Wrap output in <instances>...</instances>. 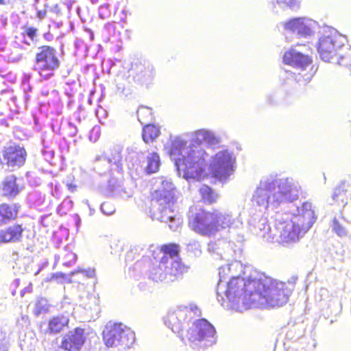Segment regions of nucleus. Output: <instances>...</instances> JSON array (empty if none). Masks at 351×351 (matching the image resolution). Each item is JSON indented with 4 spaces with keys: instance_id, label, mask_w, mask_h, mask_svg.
<instances>
[{
    "instance_id": "1",
    "label": "nucleus",
    "mask_w": 351,
    "mask_h": 351,
    "mask_svg": "<svg viewBox=\"0 0 351 351\" xmlns=\"http://www.w3.org/2000/svg\"><path fill=\"white\" fill-rule=\"evenodd\" d=\"M191 136L190 143L183 136H176L171 141L170 156L185 179L199 180L209 158L208 150L218 145L220 138L213 131L205 128L194 131Z\"/></svg>"
},
{
    "instance_id": "2",
    "label": "nucleus",
    "mask_w": 351,
    "mask_h": 351,
    "mask_svg": "<svg viewBox=\"0 0 351 351\" xmlns=\"http://www.w3.org/2000/svg\"><path fill=\"white\" fill-rule=\"evenodd\" d=\"M291 293L285 283L254 271L250 273V282L241 304L236 305L237 312L251 307L281 306L287 302Z\"/></svg>"
},
{
    "instance_id": "3",
    "label": "nucleus",
    "mask_w": 351,
    "mask_h": 351,
    "mask_svg": "<svg viewBox=\"0 0 351 351\" xmlns=\"http://www.w3.org/2000/svg\"><path fill=\"white\" fill-rule=\"evenodd\" d=\"M300 190L299 182L293 178L279 177L276 173H270L260 180L252 202L261 209H267L269 206L278 207L282 204L297 200Z\"/></svg>"
},
{
    "instance_id": "4",
    "label": "nucleus",
    "mask_w": 351,
    "mask_h": 351,
    "mask_svg": "<svg viewBox=\"0 0 351 351\" xmlns=\"http://www.w3.org/2000/svg\"><path fill=\"white\" fill-rule=\"evenodd\" d=\"M298 214L278 213L276 216L275 241L283 245H290L300 241L315 223V217L312 204L304 202L298 208Z\"/></svg>"
},
{
    "instance_id": "5",
    "label": "nucleus",
    "mask_w": 351,
    "mask_h": 351,
    "mask_svg": "<svg viewBox=\"0 0 351 351\" xmlns=\"http://www.w3.org/2000/svg\"><path fill=\"white\" fill-rule=\"evenodd\" d=\"M241 269L239 262L227 264L219 268V280L217 287V299L226 309L237 311V304H241L247 284L250 282V274L241 277L234 276L232 270Z\"/></svg>"
},
{
    "instance_id": "6",
    "label": "nucleus",
    "mask_w": 351,
    "mask_h": 351,
    "mask_svg": "<svg viewBox=\"0 0 351 351\" xmlns=\"http://www.w3.org/2000/svg\"><path fill=\"white\" fill-rule=\"evenodd\" d=\"M156 183L160 185L154 192L150 213L153 219L169 223V228L177 230L182 223V218L176 211L174 186L170 180L159 178Z\"/></svg>"
},
{
    "instance_id": "7",
    "label": "nucleus",
    "mask_w": 351,
    "mask_h": 351,
    "mask_svg": "<svg viewBox=\"0 0 351 351\" xmlns=\"http://www.w3.org/2000/svg\"><path fill=\"white\" fill-rule=\"evenodd\" d=\"M169 256L162 257L160 261L147 262L145 276L156 282H170L178 280L185 271L184 265H180Z\"/></svg>"
},
{
    "instance_id": "8",
    "label": "nucleus",
    "mask_w": 351,
    "mask_h": 351,
    "mask_svg": "<svg viewBox=\"0 0 351 351\" xmlns=\"http://www.w3.org/2000/svg\"><path fill=\"white\" fill-rule=\"evenodd\" d=\"M186 339L193 349H204L217 342L215 327L205 319L195 321L187 330Z\"/></svg>"
},
{
    "instance_id": "9",
    "label": "nucleus",
    "mask_w": 351,
    "mask_h": 351,
    "mask_svg": "<svg viewBox=\"0 0 351 351\" xmlns=\"http://www.w3.org/2000/svg\"><path fill=\"white\" fill-rule=\"evenodd\" d=\"M317 51L320 58L325 62H331L337 53L342 49L347 42L346 38L335 29L324 26L319 32Z\"/></svg>"
},
{
    "instance_id": "10",
    "label": "nucleus",
    "mask_w": 351,
    "mask_h": 351,
    "mask_svg": "<svg viewBox=\"0 0 351 351\" xmlns=\"http://www.w3.org/2000/svg\"><path fill=\"white\" fill-rule=\"evenodd\" d=\"M103 339L107 347L122 351L129 348L135 341L134 332L121 323L109 322L103 331Z\"/></svg>"
},
{
    "instance_id": "11",
    "label": "nucleus",
    "mask_w": 351,
    "mask_h": 351,
    "mask_svg": "<svg viewBox=\"0 0 351 351\" xmlns=\"http://www.w3.org/2000/svg\"><path fill=\"white\" fill-rule=\"evenodd\" d=\"M60 66L56 49L49 45L38 47L35 54L34 70L45 80L54 75Z\"/></svg>"
},
{
    "instance_id": "12",
    "label": "nucleus",
    "mask_w": 351,
    "mask_h": 351,
    "mask_svg": "<svg viewBox=\"0 0 351 351\" xmlns=\"http://www.w3.org/2000/svg\"><path fill=\"white\" fill-rule=\"evenodd\" d=\"M208 168L213 176L221 182H226L233 174L236 158L233 152L222 149L209 156Z\"/></svg>"
},
{
    "instance_id": "13",
    "label": "nucleus",
    "mask_w": 351,
    "mask_h": 351,
    "mask_svg": "<svg viewBox=\"0 0 351 351\" xmlns=\"http://www.w3.org/2000/svg\"><path fill=\"white\" fill-rule=\"evenodd\" d=\"M199 311L195 304L179 306L176 311L169 312L165 318V325L174 333L180 334L183 324L189 322L193 317L199 315Z\"/></svg>"
},
{
    "instance_id": "14",
    "label": "nucleus",
    "mask_w": 351,
    "mask_h": 351,
    "mask_svg": "<svg viewBox=\"0 0 351 351\" xmlns=\"http://www.w3.org/2000/svg\"><path fill=\"white\" fill-rule=\"evenodd\" d=\"M189 226L195 232L205 236L213 235L217 232L215 210L212 213L199 210L189 217Z\"/></svg>"
},
{
    "instance_id": "15",
    "label": "nucleus",
    "mask_w": 351,
    "mask_h": 351,
    "mask_svg": "<svg viewBox=\"0 0 351 351\" xmlns=\"http://www.w3.org/2000/svg\"><path fill=\"white\" fill-rule=\"evenodd\" d=\"M282 25L285 31L303 38H307L314 34L318 26L315 21L306 17L293 18Z\"/></svg>"
},
{
    "instance_id": "16",
    "label": "nucleus",
    "mask_w": 351,
    "mask_h": 351,
    "mask_svg": "<svg viewBox=\"0 0 351 351\" xmlns=\"http://www.w3.org/2000/svg\"><path fill=\"white\" fill-rule=\"evenodd\" d=\"M3 160L10 171H14L24 165L27 152L23 147L11 145L5 147L3 152Z\"/></svg>"
},
{
    "instance_id": "17",
    "label": "nucleus",
    "mask_w": 351,
    "mask_h": 351,
    "mask_svg": "<svg viewBox=\"0 0 351 351\" xmlns=\"http://www.w3.org/2000/svg\"><path fill=\"white\" fill-rule=\"evenodd\" d=\"M130 72L134 82L142 85L149 84L155 75L153 65L145 60L132 64Z\"/></svg>"
},
{
    "instance_id": "18",
    "label": "nucleus",
    "mask_w": 351,
    "mask_h": 351,
    "mask_svg": "<svg viewBox=\"0 0 351 351\" xmlns=\"http://www.w3.org/2000/svg\"><path fill=\"white\" fill-rule=\"evenodd\" d=\"M215 219L217 222V232L220 229L230 230H239L243 228V223L240 214H234L228 211L215 210Z\"/></svg>"
},
{
    "instance_id": "19",
    "label": "nucleus",
    "mask_w": 351,
    "mask_h": 351,
    "mask_svg": "<svg viewBox=\"0 0 351 351\" xmlns=\"http://www.w3.org/2000/svg\"><path fill=\"white\" fill-rule=\"evenodd\" d=\"M84 342V330L77 328L62 337L60 348L66 351H80Z\"/></svg>"
},
{
    "instance_id": "20",
    "label": "nucleus",
    "mask_w": 351,
    "mask_h": 351,
    "mask_svg": "<svg viewBox=\"0 0 351 351\" xmlns=\"http://www.w3.org/2000/svg\"><path fill=\"white\" fill-rule=\"evenodd\" d=\"M285 64L292 66L296 69L304 71L312 62L311 59L295 49H290L283 56Z\"/></svg>"
},
{
    "instance_id": "21",
    "label": "nucleus",
    "mask_w": 351,
    "mask_h": 351,
    "mask_svg": "<svg viewBox=\"0 0 351 351\" xmlns=\"http://www.w3.org/2000/svg\"><path fill=\"white\" fill-rule=\"evenodd\" d=\"M24 229L21 225L14 224L0 230V243H18L21 241Z\"/></svg>"
},
{
    "instance_id": "22",
    "label": "nucleus",
    "mask_w": 351,
    "mask_h": 351,
    "mask_svg": "<svg viewBox=\"0 0 351 351\" xmlns=\"http://www.w3.org/2000/svg\"><path fill=\"white\" fill-rule=\"evenodd\" d=\"M21 207L19 203L0 204V226L16 219Z\"/></svg>"
},
{
    "instance_id": "23",
    "label": "nucleus",
    "mask_w": 351,
    "mask_h": 351,
    "mask_svg": "<svg viewBox=\"0 0 351 351\" xmlns=\"http://www.w3.org/2000/svg\"><path fill=\"white\" fill-rule=\"evenodd\" d=\"M133 154H136L138 158H143V153H133ZM160 157L158 154L153 152L149 154L146 157V160L141 162L139 160V165L141 168H143L147 174H152L156 172L160 166Z\"/></svg>"
},
{
    "instance_id": "24",
    "label": "nucleus",
    "mask_w": 351,
    "mask_h": 351,
    "mask_svg": "<svg viewBox=\"0 0 351 351\" xmlns=\"http://www.w3.org/2000/svg\"><path fill=\"white\" fill-rule=\"evenodd\" d=\"M23 188L17 183V178L14 175L8 176L2 182V193L5 197L14 198L19 194Z\"/></svg>"
},
{
    "instance_id": "25",
    "label": "nucleus",
    "mask_w": 351,
    "mask_h": 351,
    "mask_svg": "<svg viewBox=\"0 0 351 351\" xmlns=\"http://www.w3.org/2000/svg\"><path fill=\"white\" fill-rule=\"evenodd\" d=\"M256 234L267 241H274L276 239L275 228L271 230L266 219H261L255 226Z\"/></svg>"
},
{
    "instance_id": "26",
    "label": "nucleus",
    "mask_w": 351,
    "mask_h": 351,
    "mask_svg": "<svg viewBox=\"0 0 351 351\" xmlns=\"http://www.w3.org/2000/svg\"><path fill=\"white\" fill-rule=\"evenodd\" d=\"M69 323V319L65 316H56L49 319L47 332L50 334L60 332Z\"/></svg>"
},
{
    "instance_id": "27",
    "label": "nucleus",
    "mask_w": 351,
    "mask_h": 351,
    "mask_svg": "<svg viewBox=\"0 0 351 351\" xmlns=\"http://www.w3.org/2000/svg\"><path fill=\"white\" fill-rule=\"evenodd\" d=\"M343 49L337 53L331 62L337 63L343 66H351V48L344 44Z\"/></svg>"
},
{
    "instance_id": "28",
    "label": "nucleus",
    "mask_w": 351,
    "mask_h": 351,
    "mask_svg": "<svg viewBox=\"0 0 351 351\" xmlns=\"http://www.w3.org/2000/svg\"><path fill=\"white\" fill-rule=\"evenodd\" d=\"M160 134V128L153 124H147L143 127L142 137L145 143L153 142Z\"/></svg>"
},
{
    "instance_id": "29",
    "label": "nucleus",
    "mask_w": 351,
    "mask_h": 351,
    "mask_svg": "<svg viewBox=\"0 0 351 351\" xmlns=\"http://www.w3.org/2000/svg\"><path fill=\"white\" fill-rule=\"evenodd\" d=\"M226 243L223 240H219L218 241H211L208 245V252L213 256L215 259H221L223 258V246L226 245Z\"/></svg>"
},
{
    "instance_id": "30",
    "label": "nucleus",
    "mask_w": 351,
    "mask_h": 351,
    "mask_svg": "<svg viewBox=\"0 0 351 351\" xmlns=\"http://www.w3.org/2000/svg\"><path fill=\"white\" fill-rule=\"evenodd\" d=\"M199 193L204 201L209 204L215 202L218 198V195L207 185H204L199 189Z\"/></svg>"
},
{
    "instance_id": "31",
    "label": "nucleus",
    "mask_w": 351,
    "mask_h": 351,
    "mask_svg": "<svg viewBox=\"0 0 351 351\" xmlns=\"http://www.w3.org/2000/svg\"><path fill=\"white\" fill-rule=\"evenodd\" d=\"M276 5L283 10L296 11L300 9L302 0H275Z\"/></svg>"
},
{
    "instance_id": "32",
    "label": "nucleus",
    "mask_w": 351,
    "mask_h": 351,
    "mask_svg": "<svg viewBox=\"0 0 351 351\" xmlns=\"http://www.w3.org/2000/svg\"><path fill=\"white\" fill-rule=\"evenodd\" d=\"M163 256L162 257L169 256L172 259H176V261L180 265H184L181 263V260L178 256V246L175 244L166 245L162 247Z\"/></svg>"
},
{
    "instance_id": "33",
    "label": "nucleus",
    "mask_w": 351,
    "mask_h": 351,
    "mask_svg": "<svg viewBox=\"0 0 351 351\" xmlns=\"http://www.w3.org/2000/svg\"><path fill=\"white\" fill-rule=\"evenodd\" d=\"M122 148L121 146H114L111 150L110 154L106 156V160L108 163L114 164L119 167L121 162Z\"/></svg>"
},
{
    "instance_id": "34",
    "label": "nucleus",
    "mask_w": 351,
    "mask_h": 351,
    "mask_svg": "<svg viewBox=\"0 0 351 351\" xmlns=\"http://www.w3.org/2000/svg\"><path fill=\"white\" fill-rule=\"evenodd\" d=\"M136 114L138 120L141 124H144L147 121L152 120V113L149 108L145 106L141 107L137 110Z\"/></svg>"
},
{
    "instance_id": "35",
    "label": "nucleus",
    "mask_w": 351,
    "mask_h": 351,
    "mask_svg": "<svg viewBox=\"0 0 351 351\" xmlns=\"http://www.w3.org/2000/svg\"><path fill=\"white\" fill-rule=\"evenodd\" d=\"M187 252L194 256H199L202 254L200 244L198 241L195 240H190L186 243Z\"/></svg>"
},
{
    "instance_id": "36",
    "label": "nucleus",
    "mask_w": 351,
    "mask_h": 351,
    "mask_svg": "<svg viewBox=\"0 0 351 351\" xmlns=\"http://www.w3.org/2000/svg\"><path fill=\"white\" fill-rule=\"evenodd\" d=\"M49 308V304H48L47 299L40 298L38 299L36 303L34 313L36 315H39L48 311Z\"/></svg>"
},
{
    "instance_id": "37",
    "label": "nucleus",
    "mask_w": 351,
    "mask_h": 351,
    "mask_svg": "<svg viewBox=\"0 0 351 351\" xmlns=\"http://www.w3.org/2000/svg\"><path fill=\"white\" fill-rule=\"evenodd\" d=\"M98 14L99 18L103 20L110 19L112 14L110 3L101 5L98 9Z\"/></svg>"
},
{
    "instance_id": "38",
    "label": "nucleus",
    "mask_w": 351,
    "mask_h": 351,
    "mask_svg": "<svg viewBox=\"0 0 351 351\" xmlns=\"http://www.w3.org/2000/svg\"><path fill=\"white\" fill-rule=\"evenodd\" d=\"M64 251L65 254L64 255V257L62 258V264L66 267H71L73 264L75 263L77 258V256L72 252H68L66 248Z\"/></svg>"
},
{
    "instance_id": "39",
    "label": "nucleus",
    "mask_w": 351,
    "mask_h": 351,
    "mask_svg": "<svg viewBox=\"0 0 351 351\" xmlns=\"http://www.w3.org/2000/svg\"><path fill=\"white\" fill-rule=\"evenodd\" d=\"M332 229L339 237H343L347 234L346 228L340 224L336 218H334L332 221Z\"/></svg>"
},
{
    "instance_id": "40",
    "label": "nucleus",
    "mask_w": 351,
    "mask_h": 351,
    "mask_svg": "<svg viewBox=\"0 0 351 351\" xmlns=\"http://www.w3.org/2000/svg\"><path fill=\"white\" fill-rule=\"evenodd\" d=\"M290 73L293 77H295V80L298 83L303 84H306L307 82H308L313 77V73H306L304 74L298 73V75H296L295 73H293L291 71L290 72Z\"/></svg>"
},
{
    "instance_id": "41",
    "label": "nucleus",
    "mask_w": 351,
    "mask_h": 351,
    "mask_svg": "<svg viewBox=\"0 0 351 351\" xmlns=\"http://www.w3.org/2000/svg\"><path fill=\"white\" fill-rule=\"evenodd\" d=\"M100 210L104 215L110 216L115 213L116 208L112 203L106 202L101 204Z\"/></svg>"
},
{
    "instance_id": "42",
    "label": "nucleus",
    "mask_w": 351,
    "mask_h": 351,
    "mask_svg": "<svg viewBox=\"0 0 351 351\" xmlns=\"http://www.w3.org/2000/svg\"><path fill=\"white\" fill-rule=\"evenodd\" d=\"M112 180H110L109 182V188L110 191H112L113 195L114 196H120L121 197H125V196H128L126 195V191L122 188L121 185H118L117 186H114L112 184Z\"/></svg>"
},
{
    "instance_id": "43",
    "label": "nucleus",
    "mask_w": 351,
    "mask_h": 351,
    "mask_svg": "<svg viewBox=\"0 0 351 351\" xmlns=\"http://www.w3.org/2000/svg\"><path fill=\"white\" fill-rule=\"evenodd\" d=\"M25 34L33 42L36 37L37 29L32 27H27L25 30Z\"/></svg>"
},
{
    "instance_id": "44",
    "label": "nucleus",
    "mask_w": 351,
    "mask_h": 351,
    "mask_svg": "<svg viewBox=\"0 0 351 351\" xmlns=\"http://www.w3.org/2000/svg\"><path fill=\"white\" fill-rule=\"evenodd\" d=\"M84 274L88 278H93L95 276V269L88 268V269H81L79 271Z\"/></svg>"
},
{
    "instance_id": "45",
    "label": "nucleus",
    "mask_w": 351,
    "mask_h": 351,
    "mask_svg": "<svg viewBox=\"0 0 351 351\" xmlns=\"http://www.w3.org/2000/svg\"><path fill=\"white\" fill-rule=\"evenodd\" d=\"M104 29L109 34H113L115 31V25L114 23H108L104 26Z\"/></svg>"
},
{
    "instance_id": "46",
    "label": "nucleus",
    "mask_w": 351,
    "mask_h": 351,
    "mask_svg": "<svg viewBox=\"0 0 351 351\" xmlns=\"http://www.w3.org/2000/svg\"><path fill=\"white\" fill-rule=\"evenodd\" d=\"M267 101L268 104H269L271 105L276 104V101L275 95H267Z\"/></svg>"
},
{
    "instance_id": "47",
    "label": "nucleus",
    "mask_w": 351,
    "mask_h": 351,
    "mask_svg": "<svg viewBox=\"0 0 351 351\" xmlns=\"http://www.w3.org/2000/svg\"><path fill=\"white\" fill-rule=\"evenodd\" d=\"M32 291V283H29V285L27 287H26L25 289H23L21 291V295L22 296H23L25 293H31Z\"/></svg>"
},
{
    "instance_id": "48",
    "label": "nucleus",
    "mask_w": 351,
    "mask_h": 351,
    "mask_svg": "<svg viewBox=\"0 0 351 351\" xmlns=\"http://www.w3.org/2000/svg\"><path fill=\"white\" fill-rule=\"evenodd\" d=\"M23 90H24V92L25 93V98L27 99L28 98V95H27V91H30L31 90V87H30V85L26 82H23Z\"/></svg>"
},
{
    "instance_id": "49",
    "label": "nucleus",
    "mask_w": 351,
    "mask_h": 351,
    "mask_svg": "<svg viewBox=\"0 0 351 351\" xmlns=\"http://www.w3.org/2000/svg\"><path fill=\"white\" fill-rule=\"evenodd\" d=\"M341 187H338V188L335 189L333 195H332V198L334 200H337L338 199V197L341 193Z\"/></svg>"
},
{
    "instance_id": "50",
    "label": "nucleus",
    "mask_w": 351,
    "mask_h": 351,
    "mask_svg": "<svg viewBox=\"0 0 351 351\" xmlns=\"http://www.w3.org/2000/svg\"><path fill=\"white\" fill-rule=\"evenodd\" d=\"M64 4L66 5L67 9L70 11L73 7V5L75 4V1H66Z\"/></svg>"
},
{
    "instance_id": "51",
    "label": "nucleus",
    "mask_w": 351,
    "mask_h": 351,
    "mask_svg": "<svg viewBox=\"0 0 351 351\" xmlns=\"http://www.w3.org/2000/svg\"><path fill=\"white\" fill-rule=\"evenodd\" d=\"M83 203H84V204H86V205L88 206V207L89 208V210H90V215H93L94 214V213H95V210H94V209H93V208L90 207V204H89V202H88V200L85 199V200H84V201H83Z\"/></svg>"
},
{
    "instance_id": "52",
    "label": "nucleus",
    "mask_w": 351,
    "mask_h": 351,
    "mask_svg": "<svg viewBox=\"0 0 351 351\" xmlns=\"http://www.w3.org/2000/svg\"><path fill=\"white\" fill-rule=\"evenodd\" d=\"M47 263H43L41 265H40L39 269L38 271L35 273V276H37L42 270L43 269L46 267Z\"/></svg>"
},
{
    "instance_id": "53",
    "label": "nucleus",
    "mask_w": 351,
    "mask_h": 351,
    "mask_svg": "<svg viewBox=\"0 0 351 351\" xmlns=\"http://www.w3.org/2000/svg\"><path fill=\"white\" fill-rule=\"evenodd\" d=\"M67 186H68L69 189L71 191L73 192V191H75V186L73 185L72 184H68Z\"/></svg>"
},
{
    "instance_id": "54",
    "label": "nucleus",
    "mask_w": 351,
    "mask_h": 351,
    "mask_svg": "<svg viewBox=\"0 0 351 351\" xmlns=\"http://www.w3.org/2000/svg\"><path fill=\"white\" fill-rule=\"evenodd\" d=\"M87 32L89 34L90 39L93 40L94 39L93 32L90 29H88Z\"/></svg>"
},
{
    "instance_id": "55",
    "label": "nucleus",
    "mask_w": 351,
    "mask_h": 351,
    "mask_svg": "<svg viewBox=\"0 0 351 351\" xmlns=\"http://www.w3.org/2000/svg\"><path fill=\"white\" fill-rule=\"evenodd\" d=\"M81 222V219L78 215H76L75 223L76 226H78Z\"/></svg>"
},
{
    "instance_id": "56",
    "label": "nucleus",
    "mask_w": 351,
    "mask_h": 351,
    "mask_svg": "<svg viewBox=\"0 0 351 351\" xmlns=\"http://www.w3.org/2000/svg\"><path fill=\"white\" fill-rule=\"evenodd\" d=\"M12 0H0L1 4H9Z\"/></svg>"
},
{
    "instance_id": "57",
    "label": "nucleus",
    "mask_w": 351,
    "mask_h": 351,
    "mask_svg": "<svg viewBox=\"0 0 351 351\" xmlns=\"http://www.w3.org/2000/svg\"><path fill=\"white\" fill-rule=\"evenodd\" d=\"M30 41H31L30 40H29H29H26L25 38H24L23 43H24L25 45H27L29 46V45H31V43H30Z\"/></svg>"
},
{
    "instance_id": "58",
    "label": "nucleus",
    "mask_w": 351,
    "mask_h": 351,
    "mask_svg": "<svg viewBox=\"0 0 351 351\" xmlns=\"http://www.w3.org/2000/svg\"><path fill=\"white\" fill-rule=\"evenodd\" d=\"M90 1L93 4H97L99 3V0H90Z\"/></svg>"
},
{
    "instance_id": "59",
    "label": "nucleus",
    "mask_w": 351,
    "mask_h": 351,
    "mask_svg": "<svg viewBox=\"0 0 351 351\" xmlns=\"http://www.w3.org/2000/svg\"><path fill=\"white\" fill-rule=\"evenodd\" d=\"M89 300H93V301L94 302V303H95V302H96V299H95V298H94V297H93V296L89 297Z\"/></svg>"
},
{
    "instance_id": "60",
    "label": "nucleus",
    "mask_w": 351,
    "mask_h": 351,
    "mask_svg": "<svg viewBox=\"0 0 351 351\" xmlns=\"http://www.w3.org/2000/svg\"><path fill=\"white\" fill-rule=\"evenodd\" d=\"M47 1V0H41V1H40V2H42V3H43V6H44V7H46V5H47V4H46V1Z\"/></svg>"
},
{
    "instance_id": "61",
    "label": "nucleus",
    "mask_w": 351,
    "mask_h": 351,
    "mask_svg": "<svg viewBox=\"0 0 351 351\" xmlns=\"http://www.w3.org/2000/svg\"><path fill=\"white\" fill-rule=\"evenodd\" d=\"M54 10H56V12H57L59 11V10H58V5H56V6L54 7Z\"/></svg>"
},
{
    "instance_id": "62",
    "label": "nucleus",
    "mask_w": 351,
    "mask_h": 351,
    "mask_svg": "<svg viewBox=\"0 0 351 351\" xmlns=\"http://www.w3.org/2000/svg\"><path fill=\"white\" fill-rule=\"evenodd\" d=\"M80 9V7H77V8H76V11L77 12V13L79 12Z\"/></svg>"
},
{
    "instance_id": "63",
    "label": "nucleus",
    "mask_w": 351,
    "mask_h": 351,
    "mask_svg": "<svg viewBox=\"0 0 351 351\" xmlns=\"http://www.w3.org/2000/svg\"><path fill=\"white\" fill-rule=\"evenodd\" d=\"M85 308H86V306H85ZM87 308L88 309H91V306H87Z\"/></svg>"
},
{
    "instance_id": "64",
    "label": "nucleus",
    "mask_w": 351,
    "mask_h": 351,
    "mask_svg": "<svg viewBox=\"0 0 351 351\" xmlns=\"http://www.w3.org/2000/svg\"><path fill=\"white\" fill-rule=\"evenodd\" d=\"M132 158V155H130L127 159H129V158Z\"/></svg>"
}]
</instances>
